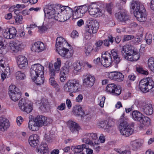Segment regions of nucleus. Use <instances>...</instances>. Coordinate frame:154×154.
<instances>
[{
	"instance_id": "18",
	"label": "nucleus",
	"mask_w": 154,
	"mask_h": 154,
	"mask_svg": "<svg viewBox=\"0 0 154 154\" xmlns=\"http://www.w3.org/2000/svg\"><path fill=\"white\" fill-rule=\"evenodd\" d=\"M114 122L112 119L104 120L101 121L98 123V125L103 128L106 131H109L114 125Z\"/></svg>"
},
{
	"instance_id": "2",
	"label": "nucleus",
	"mask_w": 154,
	"mask_h": 154,
	"mask_svg": "<svg viewBox=\"0 0 154 154\" xmlns=\"http://www.w3.org/2000/svg\"><path fill=\"white\" fill-rule=\"evenodd\" d=\"M48 123L47 117L42 115L38 116L33 121H29L28 127L32 131H37L40 127L47 125Z\"/></svg>"
},
{
	"instance_id": "37",
	"label": "nucleus",
	"mask_w": 154,
	"mask_h": 154,
	"mask_svg": "<svg viewBox=\"0 0 154 154\" xmlns=\"http://www.w3.org/2000/svg\"><path fill=\"white\" fill-rule=\"evenodd\" d=\"M139 122L140 123L139 126L140 129L143 128L144 126H149L150 124V119L148 117H145L144 116Z\"/></svg>"
},
{
	"instance_id": "25",
	"label": "nucleus",
	"mask_w": 154,
	"mask_h": 154,
	"mask_svg": "<svg viewBox=\"0 0 154 154\" xmlns=\"http://www.w3.org/2000/svg\"><path fill=\"white\" fill-rule=\"evenodd\" d=\"M133 53V50L131 49L128 45H125L123 46L121 49L122 54L123 57L126 60L128 59V57Z\"/></svg>"
},
{
	"instance_id": "26",
	"label": "nucleus",
	"mask_w": 154,
	"mask_h": 154,
	"mask_svg": "<svg viewBox=\"0 0 154 154\" xmlns=\"http://www.w3.org/2000/svg\"><path fill=\"white\" fill-rule=\"evenodd\" d=\"M65 47H63L61 49H60L58 52L59 54L62 57H64L66 58H69L72 56L73 51L72 49L69 50L67 48H65Z\"/></svg>"
},
{
	"instance_id": "20",
	"label": "nucleus",
	"mask_w": 154,
	"mask_h": 154,
	"mask_svg": "<svg viewBox=\"0 0 154 154\" xmlns=\"http://www.w3.org/2000/svg\"><path fill=\"white\" fill-rule=\"evenodd\" d=\"M17 31L14 27L6 29L3 33L5 38L8 39L14 38L17 34Z\"/></svg>"
},
{
	"instance_id": "42",
	"label": "nucleus",
	"mask_w": 154,
	"mask_h": 154,
	"mask_svg": "<svg viewBox=\"0 0 154 154\" xmlns=\"http://www.w3.org/2000/svg\"><path fill=\"white\" fill-rule=\"evenodd\" d=\"M49 75L50 78H55L56 77V70H54L53 67V64H49L48 66Z\"/></svg>"
},
{
	"instance_id": "43",
	"label": "nucleus",
	"mask_w": 154,
	"mask_h": 154,
	"mask_svg": "<svg viewBox=\"0 0 154 154\" xmlns=\"http://www.w3.org/2000/svg\"><path fill=\"white\" fill-rule=\"evenodd\" d=\"M147 64L149 69L154 73V58H149L148 60Z\"/></svg>"
},
{
	"instance_id": "64",
	"label": "nucleus",
	"mask_w": 154,
	"mask_h": 154,
	"mask_svg": "<svg viewBox=\"0 0 154 154\" xmlns=\"http://www.w3.org/2000/svg\"><path fill=\"white\" fill-rule=\"evenodd\" d=\"M79 33L76 30H73L71 33V36L73 38H75L78 37Z\"/></svg>"
},
{
	"instance_id": "16",
	"label": "nucleus",
	"mask_w": 154,
	"mask_h": 154,
	"mask_svg": "<svg viewBox=\"0 0 154 154\" xmlns=\"http://www.w3.org/2000/svg\"><path fill=\"white\" fill-rule=\"evenodd\" d=\"M23 47L22 42L16 40L11 42L9 44V50L13 53H16L20 51Z\"/></svg>"
},
{
	"instance_id": "35",
	"label": "nucleus",
	"mask_w": 154,
	"mask_h": 154,
	"mask_svg": "<svg viewBox=\"0 0 154 154\" xmlns=\"http://www.w3.org/2000/svg\"><path fill=\"white\" fill-rule=\"evenodd\" d=\"M68 126L71 131L73 133H77L78 126L77 124L72 121H69L67 122Z\"/></svg>"
},
{
	"instance_id": "52",
	"label": "nucleus",
	"mask_w": 154,
	"mask_h": 154,
	"mask_svg": "<svg viewBox=\"0 0 154 154\" xmlns=\"http://www.w3.org/2000/svg\"><path fill=\"white\" fill-rule=\"evenodd\" d=\"M1 37H0V54H2L4 52V51L6 48V45L1 40Z\"/></svg>"
},
{
	"instance_id": "55",
	"label": "nucleus",
	"mask_w": 154,
	"mask_h": 154,
	"mask_svg": "<svg viewBox=\"0 0 154 154\" xmlns=\"http://www.w3.org/2000/svg\"><path fill=\"white\" fill-rule=\"evenodd\" d=\"M72 66L74 69L77 71H79L81 69V66L78 62H75L73 64Z\"/></svg>"
},
{
	"instance_id": "48",
	"label": "nucleus",
	"mask_w": 154,
	"mask_h": 154,
	"mask_svg": "<svg viewBox=\"0 0 154 154\" xmlns=\"http://www.w3.org/2000/svg\"><path fill=\"white\" fill-rule=\"evenodd\" d=\"M136 69L138 72L142 74L147 75L149 74V72L148 70H144L141 67L139 66H136Z\"/></svg>"
},
{
	"instance_id": "24",
	"label": "nucleus",
	"mask_w": 154,
	"mask_h": 154,
	"mask_svg": "<svg viewBox=\"0 0 154 154\" xmlns=\"http://www.w3.org/2000/svg\"><path fill=\"white\" fill-rule=\"evenodd\" d=\"M140 105L143 111L147 115H151L153 112V109L152 105L146 103V102H141Z\"/></svg>"
},
{
	"instance_id": "38",
	"label": "nucleus",
	"mask_w": 154,
	"mask_h": 154,
	"mask_svg": "<svg viewBox=\"0 0 154 154\" xmlns=\"http://www.w3.org/2000/svg\"><path fill=\"white\" fill-rule=\"evenodd\" d=\"M26 6L24 4H17L15 5H14L11 6L9 9L10 11H14V12L15 14L16 13V12L19 11V10H22L25 8Z\"/></svg>"
},
{
	"instance_id": "32",
	"label": "nucleus",
	"mask_w": 154,
	"mask_h": 154,
	"mask_svg": "<svg viewBox=\"0 0 154 154\" xmlns=\"http://www.w3.org/2000/svg\"><path fill=\"white\" fill-rule=\"evenodd\" d=\"M116 16H117V18L120 21L124 22L126 23H130L128 16L125 12H119L118 15H116Z\"/></svg>"
},
{
	"instance_id": "57",
	"label": "nucleus",
	"mask_w": 154,
	"mask_h": 154,
	"mask_svg": "<svg viewBox=\"0 0 154 154\" xmlns=\"http://www.w3.org/2000/svg\"><path fill=\"white\" fill-rule=\"evenodd\" d=\"M72 66V63L70 62H66L65 63L64 66L63 68L66 69L68 70L69 71V69L71 68Z\"/></svg>"
},
{
	"instance_id": "22",
	"label": "nucleus",
	"mask_w": 154,
	"mask_h": 154,
	"mask_svg": "<svg viewBox=\"0 0 154 154\" xmlns=\"http://www.w3.org/2000/svg\"><path fill=\"white\" fill-rule=\"evenodd\" d=\"M16 62L18 67L20 69L25 68L28 65L27 58L24 56H18L16 58Z\"/></svg>"
},
{
	"instance_id": "46",
	"label": "nucleus",
	"mask_w": 154,
	"mask_h": 154,
	"mask_svg": "<svg viewBox=\"0 0 154 154\" xmlns=\"http://www.w3.org/2000/svg\"><path fill=\"white\" fill-rule=\"evenodd\" d=\"M15 75L16 79L18 80H23L26 77L25 74L23 72L20 71L16 72Z\"/></svg>"
},
{
	"instance_id": "59",
	"label": "nucleus",
	"mask_w": 154,
	"mask_h": 154,
	"mask_svg": "<svg viewBox=\"0 0 154 154\" xmlns=\"http://www.w3.org/2000/svg\"><path fill=\"white\" fill-rule=\"evenodd\" d=\"M57 109L60 111L64 110L66 109V104L65 103H61L59 105L57 108Z\"/></svg>"
},
{
	"instance_id": "47",
	"label": "nucleus",
	"mask_w": 154,
	"mask_h": 154,
	"mask_svg": "<svg viewBox=\"0 0 154 154\" xmlns=\"http://www.w3.org/2000/svg\"><path fill=\"white\" fill-rule=\"evenodd\" d=\"M114 41L113 37L111 35H109L108 37V39H105L103 41L104 45L106 46H108L109 45V42L112 44Z\"/></svg>"
},
{
	"instance_id": "5",
	"label": "nucleus",
	"mask_w": 154,
	"mask_h": 154,
	"mask_svg": "<svg viewBox=\"0 0 154 154\" xmlns=\"http://www.w3.org/2000/svg\"><path fill=\"white\" fill-rule=\"evenodd\" d=\"M79 81L76 79L69 80L64 85L63 89L66 92H77L79 86Z\"/></svg>"
},
{
	"instance_id": "27",
	"label": "nucleus",
	"mask_w": 154,
	"mask_h": 154,
	"mask_svg": "<svg viewBox=\"0 0 154 154\" xmlns=\"http://www.w3.org/2000/svg\"><path fill=\"white\" fill-rule=\"evenodd\" d=\"M39 137L37 134H32L30 135L29 138V144L31 147H34L39 144Z\"/></svg>"
},
{
	"instance_id": "13",
	"label": "nucleus",
	"mask_w": 154,
	"mask_h": 154,
	"mask_svg": "<svg viewBox=\"0 0 154 154\" xmlns=\"http://www.w3.org/2000/svg\"><path fill=\"white\" fill-rule=\"evenodd\" d=\"M88 12L92 17H99L102 14V11L99 6L96 3L91 4L89 6Z\"/></svg>"
},
{
	"instance_id": "3",
	"label": "nucleus",
	"mask_w": 154,
	"mask_h": 154,
	"mask_svg": "<svg viewBox=\"0 0 154 154\" xmlns=\"http://www.w3.org/2000/svg\"><path fill=\"white\" fill-rule=\"evenodd\" d=\"M58 8L60 7L54 5L45 6L44 9L45 17L49 19L60 21Z\"/></svg>"
},
{
	"instance_id": "7",
	"label": "nucleus",
	"mask_w": 154,
	"mask_h": 154,
	"mask_svg": "<svg viewBox=\"0 0 154 154\" xmlns=\"http://www.w3.org/2000/svg\"><path fill=\"white\" fill-rule=\"evenodd\" d=\"M59 12L61 11V15H59V20L61 21H64L69 19L72 14L73 10L68 6H63L58 8Z\"/></svg>"
},
{
	"instance_id": "54",
	"label": "nucleus",
	"mask_w": 154,
	"mask_h": 154,
	"mask_svg": "<svg viewBox=\"0 0 154 154\" xmlns=\"http://www.w3.org/2000/svg\"><path fill=\"white\" fill-rule=\"evenodd\" d=\"M145 39L147 44L148 45L150 44L152 41V35L150 34H146Z\"/></svg>"
},
{
	"instance_id": "50",
	"label": "nucleus",
	"mask_w": 154,
	"mask_h": 154,
	"mask_svg": "<svg viewBox=\"0 0 154 154\" xmlns=\"http://www.w3.org/2000/svg\"><path fill=\"white\" fill-rule=\"evenodd\" d=\"M105 99V97L104 96H100L98 98V103L101 107H103Z\"/></svg>"
},
{
	"instance_id": "33",
	"label": "nucleus",
	"mask_w": 154,
	"mask_h": 154,
	"mask_svg": "<svg viewBox=\"0 0 154 154\" xmlns=\"http://www.w3.org/2000/svg\"><path fill=\"white\" fill-rule=\"evenodd\" d=\"M69 71L62 67L60 73V79L62 82H64L67 79L68 76Z\"/></svg>"
},
{
	"instance_id": "63",
	"label": "nucleus",
	"mask_w": 154,
	"mask_h": 154,
	"mask_svg": "<svg viewBox=\"0 0 154 154\" xmlns=\"http://www.w3.org/2000/svg\"><path fill=\"white\" fill-rule=\"evenodd\" d=\"M141 36L140 37L137 36L135 37L133 40V42L135 44H137L141 41Z\"/></svg>"
},
{
	"instance_id": "17",
	"label": "nucleus",
	"mask_w": 154,
	"mask_h": 154,
	"mask_svg": "<svg viewBox=\"0 0 154 154\" xmlns=\"http://www.w3.org/2000/svg\"><path fill=\"white\" fill-rule=\"evenodd\" d=\"M75 10L72 12L73 17L77 19L82 17L87 12V8L85 6H80L75 7Z\"/></svg>"
},
{
	"instance_id": "12",
	"label": "nucleus",
	"mask_w": 154,
	"mask_h": 154,
	"mask_svg": "<svg viewBox=\"0 0 154 154\" xmlns=\"http://www.w3.org/2000/svg\"><path fill=\"white\" fill-rule=\"evenodd\" d=\"M86 25L87 32L90 34L96 33L99 26V24L96 20H89Z\"/></svg>"
},
{
	"instance_id": "23",
	"label": "nucleus",
	"mask_w": 154,
	"mask_h": 154,
	"mask_svg": "<svg viewBox=\"0 0 154 154\" xmlns=\"http://www.w3.org/2000/svg\"><path fill=\"white\" fill-rule=\"evenodd\" d=\"M46 48L44 43L41 42H37L32 45L31 50L33 52L39 53L43 51Z\"/></svg>"
},
{
	"instance_id": "60",
	"label": "nucleus",
	"mask_w": 154,
	"mask_h": 154,
	"mask_svg": "<svg viewBox=\"0 0 154 154\" xmlns=\"http://www.w3.org/2000/svg\"><path fill=\"white\" fill-rule=\"evenodd\" d=\"M134 38V36L132 35H125L123 40V42L128 41Z\"/></svg>"
},
{
	"instance_id": "19",
	"label": "nucleus",
	"mask_w": 154,
	"mask_h": 154,
	"mask_svg": "<svg viewBox=\"0 0 154 154\" xmlns=\"http://www.w3.org/2000/svg\"><path fill=\"white\" fill-rule=\"evenodd\" d=\"M101 62L102 65L105 67L110 66L112 62L110 54L107 53L103 54L101 58Z\"/></svg>"
},
{
	"instance_id": "21",
	"label": "nucleus",
	"mask_w": 154,
	"mask_h": 154,
	"mask_svg": "<svg viewBox=\"0 0 154 154\" xmlns=\"http://www.w3.org/2000/svg\"><path fill=\"white\" fill-rule=\"evenodd\" d=\"M108 78L112 80L118 82H121L123 80L124 75L121 72H107Z\"/></svg>"
},
{
	"instance_id": "10",
	"label": "nucleus",
	"mask_w": 154,
	"mask_h": 154,
	"mask_svg": "<svg viewBox=\"0 0 154 154\" xmlns=\"http://www.w3.org/2000/svg\"><path fill=\"white\" fill-rule=\"evenodd\" d=\"M97 138L96 133L86 132L82 135V142L90 146L93 145L92 140H95Z\"/></svg>"
},
{
	"instance_id": "56",
	"label": "nucleus",
	"mask_w": 154,
	"mask_h": 154,
	"mask_svg": "<svg viewBox=\"0 0 154 154\" xmlns=\"http://www.w3.org/2000/svg\"><path fill=\"white\" fill-rule=\"evenodd\" d=\"M93 49V48L91 45H89L85 47V52L86 55L87 56L89 55Z\"/></svg>"
},
{
	"instance_id": "39",
	"label": "nucleus",
	"mask_w": 154,
	"mask_h": 154,
	"mask_svg": "<svg viewBox=\"0 0 154 154\" xmlns=\"http://www.w3.org/2000/svg\"><path fill=\"white\" fill-rule=\"evenodd\" d=\"M140 57L139 54L133 50V53L128 56L127 60L131 61H135L138 60Z\"/></svg>"
},
{
	"instance_id": "4",
	"label": "nucleus",
	"mask_w": 154,
	"mask_h": 154,
	"mask_svg": "<svg viewBox=\"0 0 154 154\" xmlns=\"http://www.w3.org/2000/svg\"><path fill=\"white\" fill-rule=\"evenodd\" d=\"M120 132L122 135L128 137L132 134L134 131L133 126L129 124L127 121L121 122L119 126Z\"/></svg>"
},
{
	"instance_id": "9",
	"label": "nucleus",
	"mask_w": 154,
	"mask_h": 154,
	"mask_svg": "<svg viewBox=\"0 0 154 154\" xmlns=\"http://www.w3.org/2000/svg\"><path fill=\"white\" fill-rule=\"evenodd\" d=\"M44 68L39 64H35L31 66L30 74L31 78L35 79V77L43 75L44 74Z\"/></svg>"
},
{
	"instance_id": "49",
	"label": "nucleus",
	"mask_w": 154,
	"mask_h": 154,
	"mask_svg": "<svg viewBox=\"0 0 154 154\" xmlns=\"http://www.w3.org/2000/svg\"><path fill=\"white\" fill-rule=\"evenodd\" d=\"M40 104L41 105L40 107L41 109L44 110V109H46V106L48 104V100L46 99H42Z\"/></svg>"
},
{
	"instance_id": "1",
	"label": "nucleus",
	"mask_w": 154,
	"mask_h": 154,
	"mask_svg": "<svg viewBox=\"0 0 154 154\" xmlns=\"http://www.w3.org/2000/svg\"><path fill=\"white\" fill-rule=\"evenodd\" d=\"M131 8L133 9L134 14L137 20L141 22L146 20L147 15L143 5L138 1H132Z\"/></svg>"
},
{
	"instance_id": "36",
	"label": "nucleus",
	"mask_w": 154,
	"mask_h": 154,
	"mask_svg": "<svg viewBox=\"0 0 154 154\" xmlns=\"http://www.w3.org/2000/svg\"><path fill=\"white\" fill-rule=\"evenodd\" d=\"M131 116L134 120L139 122L143 118L144 115L138 111L134 110L132 112Z\"/></svg>"
},
{
	"instance_id": "51",
	"label": "nucleus",
	"mask_w": 154,
	"mask_h": 154,
	"mask_svg": "<svg viewBox=\"0 0 154 154\" xmlns=\"http://www.w3.org/2000/svg\"><path fill=\"white\" fill-rule=\"evenodd\" d=\"M15 22L17 24H19L22 23L23 21V17L20 15H17L14 17Z\"/></svg>"
},
{
	"instance_id": "62",
	"label": "nucleus",
	"mask_w": 154,
	"mask_h": 154,
	"mask_svg": "<svg viewBox=\"0 0 154 154\" xmlns=\"http://www.w3.org/2000/svg\"><path fill=\"white\" fill-rule=\"evenodd\" d=\"M23 118L20 116H18L17 118V125L20 126L23 122Z\"/></svg>"
},
{
	"instance_id": "53",
	"label": "nucleus",
	"mask_w": 154,
	"mask_h": 154,
	"mask_svg": "<svg viewBox=\"0 0 154 154\" xmlns=\"http://www.w3.org/2000/svg\"><path fill=\"white\" fill-rule=\"evenodd\" d=\"M9 94L10 93H14L19 91V90L15 85H11L10 86L9 88Z\"/></svg>"
},
{
	"instance_id": "30",
	"label": "nucleus",
	"mask_w": 154,
	"mask_h": 154,
	"mask_svg": "<svg viewBox=\"0 0 154 154\" xmlns=\"http://www.w3.org/2000/svg\"><path fill=\"white\" fill-rule=\"evenodd\" d=\"M37 149L38 154H48V147L46 143H42Z\"/></svg>"
},
{
	"instance_id": "28",
	"label": "nucleus",
	"mask_w": 154,
	"mask_h": 154,
	"mask_svg": "<svg viewBox=\"0 0 154 154\" xmlns=\"http://www.w3.org/2000/svg\"><path fill=\"white\" fill-rule=\"evenodd\" d=\"M10 125L8 120L5 118L0 117V131H4L8 128Z\"/></svg>"
},
{
	"instance_id": "15",
	"label": "nucleus",
	"mask_w": 154,
	"mask_h": 154,
	"mask_svg": "<svg viewBox=\"0 0 154 154\" xmlns=\"http://www.w3.org/2000/svg\"><path fill=\"white\" fill-rule=\"evenodd\" d=\"M82 79L83 85L88 87L93 86L95 81L94 76L90 74H84L82 77Z\"/></svg>"
},
{
	"instance_id": "40",
	"label": "nucleus",
	"mask_w": 154,
	"mask_h": 154,
	"mask_svg": "<svg viewBox=\"0 0 154 154\" xmlns=\"http://www.w3.org/2000/svg\"><path fill=\"white\" fill-rule=\"evenodd\" d=\"M9 95L12 100L14 101L18 100L21 97V94L19 91L14 93H9Z\"/></svg>"
},
{
	"instance_id": "6",
	"label": "nucleus",
	"mask_w": 154,
	"mask_h": 154,
	"mask_svg": "<svg viewBox=\"0 0 154 154\" xmlns=\"http://www.w3.org/2000/svg\"><path fill=\"white\" fill-rule=\"evenodd\" d=\"M154 87V82L151 78H146L141 80L139 83V88L143 92L149 91Z\"/></svg>"
},
{
	"instance_id": "14",
	"label": "nucleus",
	"mask_w": 154,
	"mask_h": 154,
	"mask_svg": "<svg viewBox=\"0 0 154 154\" xmlns=\"http://www.w3.org/2000/svg\"><path fill=\"white\" fill-rule=\"evenodd\" d=\"M106 91L108 93L116 96H119L121 93L120 88L114 83L107 85L106 88Z\"/></svg>"
},
{
	"instance_id": "44",
	"label": "nucleus",
	"mask_w": 154,
	"mask_h": 154,
	"mask_svg": "<svg viewBox=\"0 0 154 154\" xmlns=\"http://www.w3.org/2000/svg\"><path fill=\"white\" fill-rule=\"evenodd\" d=\"M74 114L76 115H81L84 114L82 108L80 106H76L73 111Z\"/></svg>"
},
{
	"instance_id": "61",
	"label": "nucleus",
	"mask_w": 154,
	"mask_h": 154,
	"mask_svg": "<svg viewBox=\"0 0 154 154\" xmlns=\"http://www.w3.org/2000/svg\"><path fill=\"white\" fill-rule=\"evenodd\" d=\"M55 78H50L49 82L50 84L53 86H55L57 85V82L55 80Z\"/></svg>"
},
{
	"instance_id": "11",
	"label": "nucleus",
	"mask_w": 154,
	"mask_h": 154,
	"mask_svg": "<svg viewBox=\"0 0 154 154\" xmlns=\"http://www.w3.org/2000/svg\"><path fill=\"white\" fill-rule=\"evenodd\" d=\"M86 25L87 32L90 34L96 33L99 26V24L96 20H89Z\"/></svg>"
},
{
	"instance_id": "58",
	"label": "nucleus",
	"mask_w": 154,
	"mask_h": 154,
	"mask_svg": "<svg viewBox=\"0 0 154 154\" xmlns=\"http://www.w3.org/2000/svg\"><path fill=\"white\" fill-rule=\"evenodd\" d=\"M113 7L111 3L107 4L106 5V10L109 14L112 13V10Z\"/></svg>"
},
{
	"instance_id": "45",
	"label": "nucleus",
	"mask_w": 154,
	"mask_h": 154,
	"mask_svg": "<svg viewBox=\"0 0 154 154\" xmlns=\"http://www.w3.org/2000/svg\"><path fill=\"white\" fill-rule=\"evenodd\" d=\"M61 62L60 59L57 58V61L54 63V69L56 70L57 73L60 70V68L61 66Z\"/></svg>"
},
{
	"instance_id": "34",
	"label": "nucleus",
	"mask_w": 154,
	"mask_h": 154,
	"mask_svg": "<svg viewBox=\"0 0 154 154\" xmlns=\"http://www.w3.org/2000/svg\"><path fill=\"white\" fill-rule=\"evenodd\" d=\"M86 145L83 144L75 146H72L71 149L74 151V154H84L82 151L84 149H86Z\"/></svg>"
},
{
	"instance_id": "8",
	"label": "nucleus",
	"mask_w": 154,
	"mask_h": 154,
	"mask_svg": "<svg viewBox=\"0 0 154 154\" xmlns=\"http://www.w3.org/2000/svg\"><path fill=\"white\" fill-rule=\"evenodd\" d=\"M19 107L21 111L29 113L33 110V103L28 100L22 98L19 101Z\"/></svg>"
},
{
	"instance_id": "41",
	"label": "nucleus",
	"mask_w": 154,
	"mask_h": 154,
	"mask_svg": "<svg viewBox=\"0 0 154 154\" xmlns=\"http://www.w3.org/2000/svg\"><path fill=\"white\" fill-rule=\"evenodd\" d=\"M32 80L37 85H41L42 84L44 81V75L35 77V79L31 78Z\"/></svg>"
},
{
	"instance_id": "31",
	"label": "nucleus",
	"mask_w": 154,
	"mask_h": 154,
	"mask_svg": "<svg viewBox=\"0 0 154 154\" xmlns=\"http://www.w3.org/2000/svg\"><path fill=\"white\" fill-rule=\"evenodd\" d=\"M143 143V140L138 139L131 141L130 142V145L134 149L139 148L142 146Z\"/></svg>"
},
{
	"instance_id": "29",
	"label": "nucleus",
	"mask_w": 154,
	"mask_h": 154,
	"mask_svg": "<svg viewBox=\"0 0 154 154\" xmlns=\"http://www.w3.org/2000/svg\"><path fill=\"white\" fill-rule=\"evenodd\" d=\"M56 46L57 48H59L61 46H63V47L70 46V45L68 44L65 39L62 37H59L57 38Z\"/></svg>"
}]
</instances>
